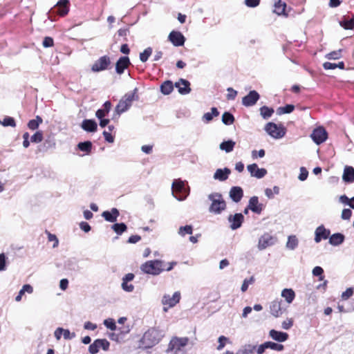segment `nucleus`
Masks as SVG:
<instances>
[{"mask_svg":"<svg viewBox=\"0 0 354 354\" xmlns=\"http://www.w3.org/2000/svg\"><path fill=\"white\" fill-rule=\"evenodd\" d=\"M163 333L155 328H149L142 335L140 340V347L150 348L159 343L163 337Z\"/></svg>","mask_w":354,"mask_h":354,"instance_id":"f257e3e1","label":"nucleus"},{"mask_svg":"<svg viewBox=\"0 0 354 354\" xmlns=\"http://www.w3.org/2000/svg\"><path fill=\"white\" fill-rule=\"evenodd\" d=\"M138 88H135L132 92L126 93L119 101L115 106V112L118 115H120L124 112L128 111L132 105L133 101L137 100L138 97L136 95Z\"/></svg>","mask_w":354,"mask_h":354,"instance_id":"f03ea898","label":"nucleus"},{"mask_svg":"<svg viewBox=\"0 0 354 354\" xmlns=\"http://www.w3.org/2000/svg\"><path fill=\"white\" fill-rule=\"evenodd\" d=\"M208 199L211 201L209 212L214 214H221L226 209V202L221 194L214 192L208 195Z\"/></svg>","mask_w":354,"mask_h":354,"instance_id":"7ed1b4c3","label":"nucleus"},{"mask_svg":"<svg viewBox=\"0 0 354 354\" xmlns=\"http://www.w3.org/2000/svg\"><path fill=\"white\" fill-rule=\"evenodd\" d=\"M140 269L146 274L158 275L165 270L164 263L160 260L148 261L141 266Z\"/></svg>","mask_w":354,"mask_h":354,"instance_id":"20e7f679","label":"nucleus"},{"mask_svg":"<svg viewBox=\"0 0 354 354\" xmlns=\"http://www.w3.org/2000/svg\"><path fill=\"white\" fill-rule=\"evenodd\" d=\"M172 194L178 201L185 200L189 195V189L185 187L184 181L174 180L171 186Z\"/></svg>","mask_w":354,"mask_h":354,"instance_id":"39448f33","label":"nucleus"},{"mask_svg":"<svg viewBox=\"0 0 354 354\" xmlns=\"http://www.w3.org/2000/svg\"><path fill=\"white\" fill-rule=\"evenodd\" d=\"M264 130L268 135L275 139L281 138L286 134V130L283 126H278L277 124L272 122L266 124Z\"/></svg>","mask_w":354,"mask_h":354,"instance_id":"423d86ee","label":"nucleus"},{"mask_svg":"<svg viewBox=\"0 0 354 354\" xmlns=\"http://www.w3.org/2000/svg\"><path fill=\"white\" fill-rule=\"evenodd\" d=\"M180 299V292L178 291L175 292L172 296L165 294L162 298V304L164 306L163 310L167 312L168 308L175 306L179 303Z\"/></svg>","mask_w":354,"mask_h":354,"instance_id":"0eeeda50","label":"nucleus"},{"mask_svg":"<svg viewBox=\"0 0 354 354\" xmlns=\"http://www.w3.org/2000/svg\"><path fill=\"white\" fill-rule=\"evenodd\" d=\"M111 63V59L108 55L102 56L93 63L91 71L97 73L107 70Z\"/></svg>","mask_w":354,"mask_h":354,"instance_id":"6e6552de","label":"nucleus"},{"mask_svg":"<svg viewBox=\"0 0 354 354\" xmlns=\"http://www.w3.org/2000/svg\"><path fill=\"white\" fill-rule=\"evenodd\" d=\"M277 242V238L268 233L263 234L259 239L258 248L263 250L268 247L272 246Z\"/></svg>","mask_w":354,"mask_h":354,"instance_id":"1a4fd4ad","label":"nucleus"},{"mask_svg":"<svg viewBox=\"0 0 354 354\" xmlns=\"http://www.w3.org/2000/svg\"><path fill=\"white\" fill-rule=\"evenodd\" d=\"M327 136L328 133L323 127H318L314 129L310 135L311 138L317 145H320L326 141Z\"/></svg>","mask_w":354,"mask_h":354,"instance_id":"9d476101","label":"nucleus"},{"mask_svg":"<svg viewBox=\"0 0 354 354\" xmlns=\"http://www.w3.org/2000/svg\"><path fill=\"white\" fill-rule=\"evenodd\" d=\"M259 99L260 95L257 91H250L247 95L242 98V104L246 107L252 106Z\"/></svg>","mask_w":354,"mask_h":354,"instance_id":"9b49d317","label":"nucleus"},{"mask_svg":"<svg viewBox=\"0 0 354 354\" xmlns=\"http://www.w3.org/2000/svg\"><path fill=\"white\" fill-rule=\"evenodd\" d=\"M188 340L187 337H174L169 344L167 352L171 351L174 349L180 351L182 347H184L187 344Z\"/></svg>","mask_w":354,"mask_h":354,"instance_id":"f8f14e48","label":"nucleus"},{"mask_svg":"<svg viewBox=\"0 0 354 354\" xmlns=\"http://www.w3.org/2000/svg\"><path fill=\"white\" fill-rule=\"evenodd\" d=\"M330 234V231L328 229H326L324 225H321L318 226L315 231V242L318 243L322 239L326 240L329 239Z\"/></svg>","mask_w":354,"mask_h":354,"instance_id":"ddd939ff","label":"nucleus"},{"mask_svg":"<svg viewBox=\"0 0 354 354\" xmlns=\"http://www.w3.org/2000/svg\"><path fill=\"white\" fill-rule=\"evenodd\" d=\"M247 169L252 177L261 179L267 174V170L264 168H259L256 163L247 166Z\"/></svg>","mask_w":354,"mask_h":354,"instance_id":"4468645a","label":"nucleus"},{"mask_svg":"<svg viewBox=\"0 0 354 354\" xmlns=\"http://www.w3.org/2000/svg\"><path fill=\"white\" fill-rule=\"evenodd\" d=\"M227 220L230 223V227L232 230H235L241 227L244 221V216L241 213H236L234 215H230Z\"/></svg>","mask_w":354,"mask_h":354,"instance_id":"2eb2a0df","label":"nucleus"},{"mask_svg":"<svg viewBox=\"0 0 354 354\" xmlns=\"http://www.w3.org/2000/svg\"><path fill=\"white\" fill-rule=\"evenodd\" d=\"M168 39L172 43L174 46H182L185 41V37L179 31H171L169 36Z\"/></svg>","mask_w":354,"mask_h":354,"instance_id":"dca6fc26","label":"nucleus"},{"mask_svg":"<svg viewBox=\"0 0 354 354\" xmlns=\"http://www.w3.org/2000/svg\"><path fill=\"white\" fill-rule=\"evenodd\" d=\"M69 11V1L68 0H59L55 7L53 8V12L58 14L60 16H64L68 14Z\"/></svg>","mask_w":354,"mask_h":354,"instance_id":"f3484780","label":"nucleus"},{"mask_svg":"<svg viewBox=\"0 0 354 354\" xmlns=\"http://www.w3.org/2000/svg\"><path fill=\"white\" fill-rule=\"evenodd\" d=\"M248 208H250V210L252 212L260 214L264 209V205L262 203H259V198L254 196L250 198Z\"/></svg>","mask_w":354,"mask_h":354,"instance_id":"a211bd4d","label":"nucleus"},{"mask_svg":"<svg viewBox=\"0 0 354 354\" xmlns=\"http://www.w3.org/2000/svg\"><path fill=\"white\" fill-rule=\"evenodd\" d=\"M131 64L130 59L128 57L124 56L118 59L115 64V71L118 74L121 75L124 70Z\"/></svg>","mask_w":354,"mask_h":354,"instance_id":"6ab92c4d","label":"nucleus"},{"mask_svg":"<svg viewBox=\"0 0 354 354\" xmlns=\"http://www.w3.org/2000/svg\"><path fill=\"white\" fill-rule=\"evenodd\" d=\"M229 196L233 202L239 203L243 196V190L239 186L232 187L230 190Z\"/></svg>","mask_w":354,"mask_h":354,"instance_id":"aec40b11","label":"nucleus"},{"mask_svg":"<svg viewBox=\"0 0 354 354\" xmlns=\"http://www.w3.org/2000/svg\"><path fill=\"white\" fill-rule=\"evenodd\" d=\"M175 86L178 88V92L181 95H186L191 92L190 83L185 79H180L178 82L175 83Z\"/></svg>","mask_w":354,"mask_h":354,"instance_id":"412c9836","label":"nucleus"},{"mask_svg":"<svg viewBox=\"0 0 354 354\" xmlns=\"http://www.w3.org/2000/svg\"><path fill=\"white\" fill-rule=\"evenodd\" d=\"M269 336L274 340L279 342H286L288 339V334L285 332L278 331L272 329L269 331Z\"/></svg>","mask_w":354,"mask_h":354,"instance_id":"4be33fe9","label":"nucleus"},{"mask_svg":"<svg viewBox=\"0 0 354 354\" xmlns=\"http://www.w3.org/2000/svg\"><path fill=\"white\" fill-rule=\"evenodd\" d=\"M281 305H282V301H278V300L273 301L270 304V310L271 314L273 316L278 317L282 315V313L283 312V309Z\"/></svg>","mask_w":354,"mask_h":354,"instance_id":"5701e85b","label":"nucleus"},{"mask_svg":"<svg viewBox=\"0 0 354 354\" xmlns=\"http://www.w3.org/2000/svg\"><path fill=\"white\" fill-rule=\"evenodd\" d=\"M120 213L117 208H112L111 211H104L102 212V216L104 218L109 222L114 223L117 221Z\"/></svg>","mask_w":354,"mask_h":354,"instance_id":"b1692460","label":"nucleus"},{"mask_svg":"<svg viewBox=\"0 0 354 354\" xmlns=\"http://www.w3.org/2000/svg\"><path fill=\"white\" fill-rule=\"evenodd\" d=\"M231 170L227 167L224 169H218L214 174V178L219 181H225L228 178Z\"/></svg>","mask_w":354,"mask_h":354,"instance_id":"393cba45","label":"nucleus"},{"mask_svg":"<svg viewBox=\"0 0 354 354\" xmlns=\"http://www.w3.org/2000/svg\"><path fill=\"white\" fill-rule=\"evenodd\" d=\"M81 127L87 132H95L97 131V124L94 120L85 119L82 121Z\"/></svg>","mask_w":354,"mask_h":354,"instance_id":"a878e982","label":"nucleus"},{"mask_svg":"<svg viewBox=\"0 0 354 354\" xmlns=\"http://www.w3.org/2000/svg\"><path fill=\"white\" fill-rule=\"evenodd\" d=\"M342 179L345 183L354 182V168L351 166H346L344 169Z\"/></svg>","mask_w":354,"mask_h":354,"instance_id":"bb28decb","label":"nucleus"},{"mask_svg":"<svg viewBox=\"0 0 354 354\" xmlns=\"http://www.w3.org/2000/svg\"><path fill=\"white\" fill-rule=\"evenodd\" d=\"M345 239V236L342 233H335L330 236L329 243L333 246H337L341 245Z\"/></svg>","mask_w":354,"mask_h":354,"instance_id":"cd10ccee","label":"nucleus"},{"mask_svg":"<svg viewBox=\"0 0 354 354\" xmlns=\"http://www.w3.org/2000/svg\"><path fill=\"white\" fill-rule=\"evenodd\" d=\"M339 25L346 30L353 29L354 28V14L352 15L351 18L344 16L339 21Z\"/></svg>","mask_w":354,"mask_h":354,"instance_id":"c85d7f7f","label":"nucleus"},{"mask_svg":"<svg viewBox=\"0 0 354 354\" xmlns=\"http://www.w3.org/2000/svg\"><path fill=\"white\" fill-rule=\"evenodd\" d=\"M257 346L252 344H245L241 346L235 354H254Z\"/></svg>","mask_w":354,"mask_h":354,"instance_id":"c756f323","label":"nucleus"},{"mask_svg":"<svg viewBox=\"0 0 354 354\" xmlns=\"http://www.w3.org/2000/svg\"><path fill=\"white\" fill-rule=\"evenodd\" d=\"M236 143L232 140L223 141L220 144V149L225 151L226 153H230L233 151Z\"/></svg>","mask_w":354,"mask_h":354,"instance_id":"7c9ffc66","label":"nucleus"},{"mask_svg":"<svg viewBox=\"0 0 354 354\" xmlns=\"http://www.w3.org/2000/svg\"><path fill=\"white\" fill-rule=\"evenodd\" d=\"M259 112L261 116L264 120H268L272 115L274 111L273 108L268 107L267 106H263L259 109Z\"/></svg>","mask_w":354,"mask_h":354,"instance_id":"2f4dec72","label":"nucleus"},{"mask_svg":"<svg viewBox=\"0 0 354 354\" xmlns=\"http://www.w3.org/2000/svg\"><path fill=\"white\" fill-rule=\"evenodd\" d=\"M281 296L288 304H291L295 297V293L290 288H285L281 292Z\"/></svg>","mask_w":354,"mask_h":354,"instance_id":"473e14b6","label":"nucleus"},{"mask_svg":"<svg viewBox=\"0 0 354 354\" xmlns=\"http://www.w3.org/2000/svg\"><path fill=\"white\" fill-rule=\"evenodd\" d=\"M174 90V84L171 81L167 80L164 82L160 86V91L164 95L170 94Z\"/></svg>","mask_w":354,"mask_h":354,"instance_id":"72a5a7b5","label":"nucleus"},{"mask_svg":"<svg viewBox=\"0 0 354 354\" xmlns=\"http://www.w3.org/2000/svg\"><path fill=\"white\" fill-rule=\"evenodd\" d=\"M77 148L80 151H84L86 154H88L92 149V142L91 141L80 142L77 145Z\"/></svg>","mask_w":354,"mask_h":354,"instance_id":"f704fd0d","label":"nucleus"},{"mask_svg":"<svg viewBox=\"0 0 354 354\" xmlns=\"http://www.w3.org/2000/svg\"><path fill=\"white\" fill-rule=\"evenodd\" d=\"M274 12L278 15H281L285 13V9L286 7V4L285 3H281V0H278L274 3Z\"/></svg>","mask_w":354,"mask_h":354,"instance_id":"c9c22d12","label":"nucleus"},{"mask_svg":"<svg viewBox=\"0 0 354 354\" xmlns=\"http://www.w3.org/2000/svg\"><path fill=\"white\" fill-rule=\"evenodd\" d=\"M43 122L42 118L37 115L34 120H30L28 123V127L31 130H35L39 127V125Z\"/></svg>","mask_w":354,"mask_h":354,"instance_id":"e433bc0d","label":"nucleus"},{"mask_svg":"<svg viewBox=\"0 0 354 354\" xmlns=\"http://www.w3.org/2000/svg\"><path fill=\"white\" fill-rule=\"evenodd\" d=\"M234 120V115L230 112L225 111L222 115V122L225 125H230L233 124Z\"/></svg>","mask_w":354,"mask_h":354,"instance_id":"4c0bfd02","label":"nucleus"},{"mask_svg":"<svg viewBox=\"0 0 354 354\" xmlns=\"http://www.w3.org/2000/svg\"><path fill=\"white\" fill-rule=\"evenodd\" d=\"M298 245V239L295 236H289L286 243V248L290 250H295Z\"/></svg>","mask_w":354,"mask_h":354,"instance_id":"58836bf2","label":"nucleus"},{"mask_svg":"<svg viewBox=\"0 0 354 354\" xmlns=\"http://www.w3.org/2000/svg\"><path fill=\"white\" fill-rule=\"evenodd\" d=\"M111 228L117 234L120 235L127 230V227L124 223H120L113 224Z\"/></svg>","mask_w":354,"mask_h":354,"instance_id":"ea45409f","label":"nucleus"},{"mask_svg":"<svg viewBox=\"0 0 354 354\" xmlns=\"http://www.w3.org/2000/svg\"><path fill=\"white\" fill-rule=\"evenodd\" d=\"M295 109V106L292 104H286L284 106H281L277 109V114L281 115L285 113H290Z\"/></svg>","mask_w":354,"mask_h":354,"instance_id":"a19ab883","label":"nucleus"},{"mask_svg":"<svg viewBox=\"0 0 354 354\" xmlns=\"http://www.w3.org/2000/svg\"><path fill=\"white\" fill-rule=\"evenodd\" d=\"M152 53V48L148 47L140 53V59L142 62H146Z\"/></svg>","mask_w":354,"mask_h":354,"instance_id":"79ce46f5","label":"nucleus"},{"mask_svg":"<svg viewBox=\"0 0 354 354\" xmlns=\"http://www.w3.org/2000/svg\"><path fill=\"white\" fill-rule=\"evenodd\" d=\"M268 348H270L277 351H281L284 349L283 345L273 342H266Z\"/></svg>","mask_w":354,"mask_h":354,"instance_id":"37998d69","label":"nucleus"},{"mask_svg":"<svg viewBox=\"0 0 354 354\" xmlns=\"http://www.w3.org/2000/svg\"><path fill=\"white\" fill-rule=\"evenodd\" d=\"M193 232V228L192 225H185L181 226L178 230V234L184 236L185 234H192Z\"/></svg>","mask_w":354,"mask_h":354,"instance_id":"c03bdc74","label":"nucleus"},{"mask_svg":"<svg viewBox=\"0 0 354 354\" xmlns=\"http://www.w3.org/2000/svg\"><path fill=\"white\" fill-rule=\"evenodd\" d=\"M0 123L4 127H15L16 126V123L14 118L9 116L5 117L3 121L0 120Z\"/></svg>","mask_w":354,"mask_h":354,"instance_id":"a18cd8bd","label":"nucleus"},{"mask_svg":"<svg viewBox=\"0 0 354 354\" xmlns=\"http://www.w3.org/2000/svg\"><path fill=\"white\" fill-rule=\"evenodd\" d=\"M279 187L274 186L273 189L266 188L265 190V194L268 198H272L275 194H279Z\"/></svg>","mask_w":354,"mask_h":354,"instance_id":"49530a36","label":"nucleus"},{"mask_svg":"<svg viewBox=\"0 0 354 354\" xmlns=\"http://www.w3.org/2000/svg\"><path fill=\"white\" fill-rule=\"evenodd\" d=\"M342 49L330 52L326 55V58L328 59H338L342 57Z\"/></svg>","mask_w":354,"mask_h":354,"instance_id":"de8ad7c7","label":"nucleus"},{"mask_svg":"<svg viewBox=\"0 0 354 354\" xmlns=\"http://www.w3.org/2000/svg\"><path fill=\"white\" fill-rule=\"evenodd\" d=\"M104 325L109 329L111 330H115L117 329V326L115 322L113 319L108 318L104 319Z\"/></svg>","mask_w":354,"mask_h":354,"instance_id":"09e8293b","label":"nucleus"},{"mask_svg":"<svg viewBox=\"0 0 354 354\" xmlns=\"http://www.w3.org/2000/svg\"><path fill=\"white\" fill-rule=\"evenodd\" d=\"M97 342V339L88 346V351L91 354H96L98 353L100 346Z\"/></svg>","mask_w":354,"mask_h":354,"instance_id":"8fccbe9b","label":"nucleus"},{"mask_svg":"<svg viewBox=\"0 0 354 354\" xmlns=\"http://www.w3.org/2000/svg\"><path fill=\"white\" fill-rule=\"evenodd\" d=\"M42 140H43V133L40 131H37L30 138V141L32 142H35V143L41 142L42 141Z\"/></svg>","mask_w":354,"mask_h":354,"instance_id":"3c124183","label":"nucleus"},{"mask_svg":"<svg viewBox=\"0 0 354 354\" xmlns=\"http://www.w3.org/2000/svg\"><path fill=\"white\" fill-rule=\"evenodd\" d=\"M254 282V277H251L250 279H245L243 282V284L241 286V291L242 292H245L248 288V286L250 284H252Z\"/></svg>","mask_w":354,"mask_h":354,"instance_id":"603ef678","label":"nucleus"},{"mask_svg":"<svg viewBox=\"0 0 354 354\" xmlns=\"http://www.w3.org/2000/svg\"><path fill=\"white\" fill-rule=\"evenodd\" d=\"M100 348H102L104 351H106L109 349L110 343L106 339H97Z\"/></svg>","mask_w":354,"mask_h":354,"instance_id":"864d4df0","label":"nucleus"},{"mask_svg":"<svg viewBox=\"0 0 354 354\" xmlns=\"http://www.w3.org/2000/svg\"><path fill=\"white\" fill-rule=\"evenodd\" d=\"M323 272H324V270L320 266H316L313 270V274L314 276L319 277V280L320 281L323 280V279H324V277L322 275Z\"/></svg>","mask_w":354,"mask_h":354,"instance_id":"5fc2aeb1","label":"nucleus"},{"mask_svg":"<svg viewBox=\"0 0 354 354\" xmlns=\"http://www.w3.org/2000/svg\"><path fill=\"white\" fill-rule=\"evenodd\" d=\"M228 93L227 94V99L228 100H233L236 98L237 95V91L233 89L232 88L230 87L227 89Z\"/></svg>","mask_w":354,"mask_h":354,"instance_id":"6e6d98bb","label":"nucleus"},{"mask_svg":"<svg viewBox=\"0 0 354 354\" xmlns=\"http://www.w3.org/2000/svg\"><path fill=\"white\" fill-rule=\"evenodd\" d=\"M42 45L44 48L52 47L54 45L53 39L50 37H44Z\"/></svg>","mask_w":354,"mask_h":354,"instance_id":"4d7b16f0","label":"nucleus"},{"mask_svg":"<svg viewBox=\"0 0 354 354\" xmlns=\"http://www.w3.org/2000/svg\"><path fill=\"white\" fill-rule=\"evenodd\" d=\"M308 171H307V169L305 167H301L300 168V174L298 176V178L301 181H304V180H306V178H308Z\"/></svg>","mask_w":354,"mask_h":354,"instance_id":"13d9d810","label":"nucleus"},{"mask_svg":"<svg viewBox=\"0 0 354 354\" xmlns=\"http://www.w3.org/2000/svg\"><path fill=\"white\" fill-rule=\"evenodd\" d=\"M122 288L123 290L127 292H131L134 290V286L133 284H129L128 282H122Z\"/></svg>","mask_w":354,"mask_h":354,"instance_id":"bf43d9fd","label":"nucleus"},{"mask_svg":"<svg viewBox=\"0 0 354 354\" xmlns=\"http://www.w3.org/2000/svg\"><path fill=\"white\" fill-rule=\"evenodd\" d=\"M6 269V257L5 254H0V271H3Z\"/></svg>","mask_w":354,"mask_h":354,"instance_id":"052dcab7","label":"nucleus"},{"mask_svg":"<svg viewBox=\"0 0 354 354\" xmlns=\"http://www.w3.org/2000/svg\"><path fill=\"white\" fill-rule=\"evenodd\" d=\"M353 294V289L352 288H347L344 292L342 294V299L343 300H346L349 297H351Z\"/></svg>","mask_w":354,"mask_h":354,"instance_id":"680f3d73","label":"nucleus"},{"mask_svg":"<svg viewBox=\"0 0 354 354\" xmlns=\"http://www.w3.org/2000/svg\"><path fill=\"white\" fill-rule=\"evenodd\" d=\"M228 340V339L223 336V335H221L218 337V346H217V349L218 351H221L222 350L225 345V342Z\"/></svg>","mask_w":354,"mask_h":354,"instance_id":"e2e57ef3","label":"nucleus"},{"mask_svg":"<svg viewBox=\"0 0 354 354\" xmlns=\"http://www.w3.org/2000/svg\"><path fill=\"white\" fill-rule=\"evenodd\" d=\"M352 215V211L350 209H344L342 212L341 218L343 220H349Z\"/></svg>","mask_w":354,"mask_h":354,"instance_id":"0e129e2a","label":"nucleus"},{"mask_svg":"<svg viewBox=\"0 0 354 354\" xmlns=\"http://www.w3.org/2000/svg\"><path fill=\"white\" fill-rule=\"evenodd\" d=\"M63 337L65 339H72L75 337V333H71L68 329L63 328Z\"/></svg>","mask_w":354,"mask_h":354,"instance_id":"69168bd1","label":"nucleus"},{"mask_svg":"<svg viewBox=\"0 0 354 354\" xmlns=\"http://www.w3.org/2000/svg\"><path fill=\"white\" fill-rule=\"evenodd\" d=\"M260 3V0H245V4L249 8H255Z\"/></svg>","mask_w":354,"mask_h":354,"instance_id":"338daca9","label":"nucleus"},{"mask_svg":"<svg viewBox=\"0 0 354 354\" xmlns=\"http://www.w3.org/2000/svg\"><path fill=\"white\" fill-rule=\"evenodd\" d=\"M292 320L291 319H288L282 322L281 327L283 329L288 330L292 326Z\"/></svg>","mask_w":354,"mask_h":354,"instance_id":"774afa93","label":"nucleus"}]
</instances>
